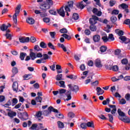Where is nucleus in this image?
Segmentation results:
<instances>
[{
  "mask_svg": "<svg viewBox=\"0 0 130 130\" xmlns=\"http://www.w3.org/2000/svg\"><path fill=\"white\" fill-rule=\"evenodd\" d=\"M51 6H53V1L52 0H46V2L41 5L39 8L42 11H46V10H49Z\"/></svg>",
  "mask_w": 130,
  "mask_h": 130,
  "instance_id": "nucleus-1",
  "label": "nucleus"
},
{
  "mask_svg": "<svg viewBox=\"0 0 130 130\" xmlns=\"http://www.w3.org/2000/svg\"><path fill=\"white\" fill-rule=\"evenodd\" d=\"M73 5H74V2L73 1H70L68 2V5L64 7L66 16H67V17L70 16V13H71V9L73 8Z\"/></svg>",
  "mask_w": 130,
  "mask_h": 130,
  "instance_id": "nucleus-2",
  "label": "nucleus"
},
{
  "mask_svg": "<svg viewBox=\"0 0 130 130\" xmlns=\"http://www.w3.org/2000/svg\"><path fill=\"white\" fill-rule=\"evenodd\" d=\"M109 107H110V108H105V111L109 113L111 111V113L112 114H115L116 113V107L115 105H109Z\"/></svg>",
  "mask_w": 130,
  "mask_h": 130,
  "instance_id": "nucleus-3",
  "label": "nucleus"
},
{
  "mask_svg": "<svg viewBox=\"0 0 130 130\" xmlns=\"http://www.w3.org/2000/svg\"><path fill=\"white\" fill-rule=\"evenodd\" d=\"M68 86L69 87V89L70 91H72L73 92H77L79 91V86L77 85H73L72 84H68Z\"/></svg>",
  "mask_w": 130,
  "mask_h": 130,
  "instance_id": "nucleus-4",
  "label": "nucleus"
},
{
  "mask_svg": "<svg viewBox=\"0 0 130 130\" xmlns=\"http://www.w3.org/2000/svg\"><path fill=\"white\" fill-rule=\"evenodd\" d=\"M97 21H100V18H98V17H93L89 19V23L90 24H95L97 23Z\"/></svg>",
  "mask_w": 130,
  "mask_h": 130,
  "instance_id": "nucleus-5",
  "label": "nucleus"
},
{
  "mask_svg": "<svg viewBox=\"0 0 130 130\" xmlns=\"http://www.w3.org/2000/svg\"><path fill=\"white\" fill-rule=\"evenodd\" d=\"M57 12L61 17H64L66 16V12L63 10V6L61 7L59 9L57 10Z\"/></svg>",
  "mask_w": 130,
  "mask_h": 130,
  "instance_id": "nucleus-6",
  "label": "nucleus"
},
{
  "mask_svg": "<svg viewBox=\"0 0 130 130\" xmlns=\"http://www.w3.org/2000/svg\"><path fill=\"white\" fill-rule=\"evenodd\" d=\"M121 62H122L123 64L126 65V67H125L126 70H128L129 69L130 65L128 64V60L126 58L123 59L122 61H121Z\"/></svg>",
  "mask_w": 130,
  "mask_h": 130,
  "instance_id": "nucleus-7",
  "label": "nucleus"
},
{
  "mask_svg": "<svg viewBox=\"0 0 130 130\" xmlns=\"http://www.w3.org/2000/svg\"><path fill=\"white\" fill-rule=\"evenodd\" d=\"M114 54L115 55L117 56L119 59H121L123 57V55L121 54V50L119 49L115 50Z\"/></svg>",
  "mask_w": 130,
  "mask_h": 130,
  "instance_id": "nucleus-8",
  "label": "nucleus"
},
{
  "mask_svg": "<svg viewBox=\"0 0 130 130\" xmlns=\"http://www.w3.org/2000/svg\"><path fill=\"white\" fill-rule=\"evenodd\" d=\"M20 10H21V5H18L15 9V13L13 17H18L20 14Z\"/></svg>",
  "mask_w": 130,
  "mask_h": 130,
  "instance_id": "nucleus-9",
  "label": "nucleus"
},
{
  "mask_svg": "<svg viewBox=\"0 0 130 130\" xmlns=\"http://www.w3.org/2000/svg\"><path fill=\"white\" fill-rule=\"evenodd\" d=\"M20 10H21V5H18L15 9V13L13 17H18L20 14Z\"/></svg>",
  "mask_w": 130,
  "mask_h": 130,
  "instance_id": "nucleus-10",
  "label": "nucleus"
},
{
  "mask_svg": "<svg viewBox=\"0 0 130 130\" xmlns=\"http://www.w3.org/2000/svg\"><path fill=\"white\" fill-rule=\"evenodd\" d=\"M92 13L94 14V15H96L98 17H101V16L102 15V12L101 11H98L97 8H93Z\"/></svg>",
  "mask_w": 130,
  "mask_h": 130,
  "instance_id": "nucleus-11",
  "label": "nucleus"
},
{
  "mask_svg": "<svg viewBox=\"0 0 130 130\" xmlns=\"http://www.w3.org/2000/svg\"><path fill=\"white\" fill-rule=\"evenodd\" d=\"M11 26V25L10 23H8V25H6V24H3L1 25L0 28L2 31H4L7 30L8 27H10Z\"/></svg>",
  "mask_w": 130,
  "mask_h": 130,
  "instance_id": "nucleus-12",
  "label": "nucleus"
},
{
  "mask_svg": "<svg viewBox=\"0 0 130 130\" xmlns=\"http://www.w3.org/2000/svg\"><path fill=\"white\" fill-rule=\"evenodd\" d=\"M55 84L59 87L62 88H66L65 82L64 81H60L59 82H56Z\"/></svg>",
  "mask_w": 130,
  "mask_h": 130,
  "instance_id": "nucleus-13",
  "label": "nucleus"
},
{
  "mask_svg": "<svg viewBox=\"0 0 130 130\" xmlns=\"http://www.w3.org/2000/svg\"><path fill=\"white\" fill-rule=\"evenodd\" d=\"M101 40V37L99 35H95L93 36V40L95 43L100 42Z\"/></svg>",
  "mask_w": 130,
  "mask_h": 130,
  "instance_id": "nucleus-14",
  "label": "nucleus"
},
{
  "mask_svg": "<svg viewBox=\"0 0 130 130\" xmlns=\"http://www.w3.org/2000/svg\"><path fill=\"white\" fill-rule=\"evenodd\" d=\"M95 66L97 68H101L102 67V64L101 63V61L100 59H97L95 60Z\"/></svg>",
  "mask_w": 130,
  "mask_h": 130,
  "instance_id": "nucleus-15",
  "label": "nucleus"
},
{
  "mask_svg": "<svg viewBox=\"0 0 130 130\" xmlns=\"http://www.w3.org/2000/svg\"><path fill=\"white\" fill-rule=\"evenodd\" d=\"M12 88L14 91L17 92L18 88V84L17 82H14L13 84H12Z\"/></svg>",
  "mask_w": 130,
  "mask_h": 130,
  "instance_id": "nucleus-16",
  "label": "nucleus"
},
{
  "mask_svg": "<svg viewBox=\"0 0 130 130\" xmlns=\"http://www.w3.org/2000/svg\"><path fill=\"white\" fill-rule=\"evenodd\" d=\"M96 91L98 95H102L105 92L104 90L102 89L101 88H100V87H97Z\"/></svg>",
  "mask_w": 130,
  "mask_h": 130,
  "instance_id": "nucleus-17",
  "label": "nucleus"
},
{
  "mask_svg": "<svg viewBox=\"0 0 130 130\" xmlns=\"http://www.w3.org/2000/svg\"><path fill=\"white\" fill-rule=\"evenodd\" d=\"M26 22L29 24H34L35 20L32 17H28L26 19Z\"/></svg>",
  "mask_w": 130,
  "mask_h": 130,
  "instance_id": "nucleus-18",
  "label": "nucleus"
},
{
  "mask_svg": "<svg viewBox=\"0 0 130 130\" xmlns=\"http://www.w3.org/2000/svg\"><path fill=\"white\" fill-rule=\"evenodd\" d=\"M119 119L126 123H129L130 122V119L128 117H125L124 118H119Z\"/></svg>",
  "mask_w": 130,
  "mask_h": 130,
  "instance_id": "nucleus-19",
  "label": "nucleus"
},
{
  "mask_svg": "<svg viewBox=\"0 0 130 130\" xmlns=\"http://www.w3.org/2000/svg\"><path fill=\"white\" fill-rule=\"evenodd\" d=\"M112 66L113 63L111 61H109L108 62V64L106 65L105 68L109 70H112Z\"/></svg>",
  "mask_w": 130,
  "mask_h": 130,
  "instance_id": "nucleus-20",
  "label": "nucleus"
},
{
  "mask_svg": "<svg viewBox=\"0 0 130 130\" xmlns=\"http://www.w3.org/2000/svg\"><path fill=\"white\" fill-rule=\"evenodd\" d=\"M107 50V47L106 46H102L100 48V51L102 53L106 52Z\"/></svg>",
  "mask_w": 130,
  "mask_h": 130,
  "instance_id": "nucleus-21",
  "label": "nucleus"
},
{
  "mask_svg": "<svg viewBox=\"0 0 130 130\" xmlns=\"http://www.w3.org/2000/svg\"><path fill=\"white\" fill-rule=\"evenodd\" d=\"M77 8H78V9H81V10H83V9L85 8V6H84V2H81L80 3L78 4L77 5Z\"/></svg>",
  "mask_w": 130,
  "mask_h": 130,
  "instance_id": "nucleus-22",
  "label": "nucleus"
},
{
  "mask_svg": "<svg viewBox=\"0 0 130 130\" xmlns=\"http://www.w3.org/2000/svg\"><path fill=\"white\" fill-rule=\"evenodd\" d=\"M29 56H30V59H32V60H35L37 58V57H36V55L35 53L33 52H30Z\"/></svg>",
  "mask_w": 130,
  "mask_h": 130,
  "instance_id": "nucleus-23",
  "label": "nucleus"
},
{
  "mask_svg": "<svg viewBox=\"0 0 130 130\" xmlns=\"http://www.w3.org/2000/svg\"><path fill=\"white\" fill-rule=\"evenodd\" d=\"M87 124V126L90 128H94V122H93L92 121L91 122H87L86 123Z\"/></svg>",
  "mask_w": 130,
  "mask_h": 130,
  "instance_id": "nucleus-24",
  "label": "nucleus"
},
{
  "mask_svg": "<svg viewBox=\"0 0 130 130\" xmlns=\"http://www.w3.org/2000/svg\"><path fill=\"white\" fill-rule=\"evenodd\" d=\"M16 115H17V113L13 111H10L8 113V116L11 118H13L14 116H16Z\"/></svg>",
  "mask_w": 130,
  "mask_h": 130,
  "instance_id": "nucleus-25",
  "label": "nucleus"
},
{
  "mask_svg": "<svg viewBox=\"0 0 130 130\" xmlns=\"http://www.w3.org/2000/svg\"><path fill=\"white\" fill-rule=\"evenodd\" d=\"M25 56H27V53L24 52H21L20 54V59L21 60H24Z\"/></svg>",
  "mask_w": 130,
  "mask_h": 130,
  "instance_id": "nucleus-26",
  "label": "nucleus"
},
{
  "mask_svg": "<svg viewBox=\"0 0 130 130\" xmlns=\"http://www.w3.org/2000/svg\"><path fill=\"white\" fill-rule=\"evenodd\" d=\"M57 45L59 47L61 48V49H62V50L64 52H67V50L66 49V47L64 46V45L63 44H60V43H58Z\"/></svg>",
  "mask_w": 130,
  "mask_h": 130,
  "instance_id": "nucleus-27",
  "label": "nucleus"
},
{
  "mask_svg": "<svg viewBox=\"0 0 130 130\" xmlns=\"http://www.w3.org/2000/svg\"><path fill=\"white\" fill-rule=\"evenodd\" d=\"M118 114L119 116L121 117H125V114L123 113L120 109H118Z\"/></svg>",
  "mask_w": 130,
  "mask_h": 130,
  "instance_id": "nucleus-28",
  "label": "nucleus"
},
{
  "mask_svg": "<svg viewBox=\"0 0 130 130\" xmlns=\"http://www.w3.org/2000/svg\"><path fill=\"white\" fill-rule=\"evenodd\" d=\"M48 110L49 111H52L54 113H58V111L57 109H55V108H53L52 107H50L48 108Z\"/></svg>",
  "mask_w": 130,
  "mask_h": 130,
  "instance_id": "nucleus-29",
  "label": "nucleus"
},
{
  "mask_svg": "<svg viewBox=\"0 0 130 130\" xmlns=\"http://www.w3.org/2000/svg\"><path fill=\"white\" fill-rule=\"evenodd\" d=\"M126 101L125 99H122L119 100V104L120 105H123L126 104Z\"/></svg>",
  "mask_w": 130,
  "mask_h": 130,
  "instance_id": "nucleus-30",
  "label": "nucleus"
},
{
  "mask_svg": "<svg viewBox=\"0 0 130 130\" xmlns=\"http://www.w3.org/2000/svg\"><path fill=\"white\" fill-rule=\"evenodd\" d=\"M90 30L92 31H95L96 30V27L94 24H91L89 27Z\"/></svg>",
  "mask_w": 130,
  "mask_h": 130,
  "instance_id": "nucleus-31",
  "label": "nucleus"
},
{
  "mask_svg": "<svg viewBox=\"0 0 130 130\" xmlns=\"http://www.w3.org/2000/svg\"><path fill=\"white\" fill-rule=\"evenodd\" d=\"M5 36L6 37L7 39H9V40H12V38L13 37V34H6Z\"/></svg>",
  "mask_w": 130,
  "mask_h": 130,
  "instance_id": "nucleus-32",
  "label": "nucleus"
},
{
  "mask_svg": "<svg viewBox=\"0 0 130 130\" xmlns=\"http://www.w3.org/2000/svg\"><path fill=\"white\" fill-rule=\"evenodd\" d=\"M57 123L58 124V128H60L61 129L64 128V124L63 122L60 121H58Z\"/></svg>",
  "mask_w": 130,
  "mask_h": 130,
  "instance_id": "nucleus-33",
  "label": "nucleus"
},
{
  "mask_svg": "<svg viewBox=\"0 0 130 130\" xmlns=\"http://www.w3.org/2000/svg\"><path fill=\"white\" fill-rule=\"evenodd\" d=\"M56 81H61L63 80V79H62V75H57L56 77Z\"/></svg>",
  "mask_w": 130,
  "mask_h": 130,
  "instance_id": "nucleus-34",
  "label": "nucleus"
},
{
  "mask_svg": "<svg viewBox=\"0 0 130 130\" xmlns=\"http://www.w3.org/2000/svg\"><path fill=\"white\" fill-rule=\"evenodd\" d=\"M32 76V74H28V75H25L24 76H23V78H24V79L25 80H27L28 79H30L31 78L29 77Z\"/></svg>",
  "mask_w": 130,
  "mask_h": 130,
  "instance_id": "nucleus-35",
  "label": "nucleus"
},
{
  "mask_svg": "<svg viewBox=\"0 0 130 130\" xmlns=\"http://www.w3.org/2000/svg\"><path fill=\"white\" fill-rule=\"evenodd\" d=\"M120 7H121V8H122V9H123V10H125L126 9H127V8H128V6L124 3L120 5Z\"/></svg>",
  "mask_w": 130,
  "mask_h": 130,
  "instance_id": "nucleus-36",
  "label": "nucleus"
},
{
  "mask_svg": "<svg viewBox=\"0 0 130 130\" xmlns=\"http://www.w3.org/2000/svg\"><path fill=\"white\" fill-rule=\"evenodd\" d=\"M42 101H43V98H41V96H37V97H36V101L37 103H41V102H42Z\"/></svg>",
  "mask_w": 130,
  "mask_h": 130,
  "instance_id": "nucleus-37",
  "label": "nucleus"
},
{
  "mask_svg": "<svg viewBox=\"0 0 130 130\" xmlns=\"http://www.w3.org/2000/svg\"><path fill=\"white\" fill-rule=\"evenodd\" d=\"M40 46L43 49H45L47 47L46 44L44 42H41L40 43Z\"/></svg>",
  "mask_w": 130,
  "mask_h": 130,
  "instance_id": "nucleus-38",
  "label": "nucleus"
},
{
  "mask_svg": "<svg viewBox=\"0 0 130 130\" xmlns=\"http://www.w3.org/2000/svg\"><path fill=\"white\" fill-rule=\"evenodd\" d=\"M62 37H63L64 38H65L66 39L68 40H70L71 38L69 35H68L67 34H62L61 35Z\"/></svg>",
  "mask_w": 130,
  "mask_h": 130,
  "instance_id": "nucleus-39",
  "label": "nucleus"
},
{
  "mask_svg": "<svg viewBox=\"0 0 130 130\" xmlns=\"http://www.w3.org/2000/svg\"><path fill=\"white\" fill-rule=\"evenodd\" d=\"M48 46L49 48L52 49L53 50H55V48L54 45L51 43H49L48 44Z\"/></svg>",
  "mask_w": 130,
  "mask_h": 130,
  "instance_id": "nucleus-40",
  "label": "nucleus"
},
{
  "mask_svg": "<svg viewBox=\"0 0 130 130\" xmlns=\"http://www.w3.org/2000/svg\"><path fill=\"white\" fill-rule=\"evenodd\" d=\"M110 102V99H107L106 100H104L103 102V104L104 106L107 105V104H109Z\"/></svg>",
  "mask_w": 130,
  "mask_h": 130,
  "instance_id": "nucleus-41",
  "label": "nucleus"
},
{
  "mask_svg": "<svg viewBox=\"0 0 130 130\" xmlns=\"http://www.w3.org/2000/svg\"><path fill=\"white\" fill-rule=\"evenodd\" d=\"M116 32H117L119 36H122L123 35V31L122 30H119L117 29L116 30Z\"/></svg>",
  "mask_w": 130,
  "mask_h": 130,
  "instance_id": "nucleus-42",
  "label": "nucleus"
},
{
  "mask_svg": "<svg viewBox=\"0 0 130 130\" xmlns=\"http://www.w3.org/2000/svg\"><path fill=\"white\" fill-rule=\"evenodd\" d=\"M34 49H35V50L37 51L42 50V49L40 48V47H39V46L38 45H35V46L34 47Z\"/></svg>",
  "mask_w": 130,
  "mask_h": 130,
  "instance_id": "nucleus-43",
  "label": "nucleus"
},
{
  "mask_svg": "<svg viewBox=\"0 0 130 130\" xmlns=\"http://www.w3.org/2000/svg\"><path fill=\"white\" fill-rule=\"evenodd\" d=\"M108 116H109V122H111V123H113V116L110 114H108Z\"/></svg>",
  "mask_w": 130,
  "mask_h": 130,
  "instance_id": "nucleus-44",
  "label": "nucleus"
},
{
  "mask_svg": "<svg viewBox=\"0 0 130 130\" xmlns=\"http://www.w3.org/2000/svg\"><path fill=\"white\" fill-rule=\"evenodd\" d=\"M65 21L67 23H71L72 22V19L71 17H66L65 19Z\"/></svg>",
  "mask_w": 130,
  "mask_h": 130,
  "instance_id": "nucleus-45",
  "label": "nucleus"
},
{
  "mask_svg": "<svg viewBox=\"0 0 130 130\" xmlns=\"http://www.w3.org/2000/svg\"><path fill=\"white\" fill-rule=\"evenodd\" d=\"M58 92H59V94H64L66 92V89H58Z\"/></svg>",
  "mask_w": 130,
  "mask_h": 130,
  "instance_id": "nucleus-46",
  "label": "nucleus"
},
{
  "mask_svg": "<svg viewBox=\"0 0 130 130\" xmlns=\"http://www.w3.org/2000/svg\"><path fill=\"white\" fill-rule=\"evenodd\" d=\"M84 34L86 36H89L91 34V32L89 29H86L84 30Z\"/></svg>",
  "mask_w": 130,
  "mask_h": 130,
  "instance_id": "nucleus-47",
  "label": "nucleus"
},
{
  "mask_svg": "<svg viewBox=\"0 0 130 130\" xmlns=\"http://www.w3.org/2000/svg\"><path fill=\"white\" fill-rule=\"evenodd\" d=\"M102 40H103L104 42H105V43L107 42L109 40V39L107 37V36H106V35H105L102 37Z\"/></svg>",
  "mask_w": 130,
  "mask_h": 130,
  "instance_id": "nucleus-48",
  "label": "nucleus"
},
{
  "mask_svg": "<svg viewBox=\"0 0 130 130\" xmlns=\"http://www.w3.org/2000/svg\"><path fill=\"white\" fill-rule=\"evenodd\" d=\"M49 13L51 14V15H56V11H55V10H50L49 11Z\"/></svg>",
  "mask_w": 130,
  "mask_h": 130,
  "instance_id": "nucleus-49",
  "label": "nucleus"
},
{
  "mask_svg": "<svg viewBox=\"0 0 130 130\" xmlns=\"http://www.w3.org/2000/svg\"><path fill=\"white\" fill-rule=\"evenodd\" d=\"M12 73H13L14 74H17L18 73V69L17 68H14L12 69Z\"/></svg>",
  "mask_w": 130,
  "mask_h": 130,
  "instance_id": "nucleus-50",
  "label": "nucleus"
},
{
  "mask_svg": "<svg viewBox=\"0 0 130 130\" xmlns=\"http://www.w3.org/2000/svg\"><path fill=\"white\" fill-rule=\"evenodd\" d=\"M98 117L101 119H103V120H107V119L106 117H105V116L104 115H103V114L100 115Z\"/></svg>",
  "mask_w": 130,
  "mask_h": 130,
  "instance_id": "nucleus-51",
  "label": "nucleus"
},
{
  "mask_svg": "<svg viewBox=\"0 0 130 130\" xmlns=\"http://www.w3.org/2000/svg\"><path fill=\"white\" fill-rule=\"evenodd\" d=\"M86 126H87V123H86L83 122L81 124V127L83 129H86Z\"/></svg>",
  "mask_w": 130,
  "mask_h": 130,
  "instance_id": "nucleus-52",
  "label": "nucleus"
},
{
  "mask_svg": "<svg viewBox=\"0 0 130 130\" xmlns=\"http://www.w3.org/2000/svg\"><path fill=\"white\" fill-rule=\"evenodd\" d=\"M118 14H119V11H118L117 10H114L112 12V15H118Z\"/></svg>",
  "mask_w": 130,
  "mask_h": 130,
  "instance_id": "nucleus-53",
  "label": "nucleus"
},
{
  "mask_svg": "<svg viewBox=\"0 0 130 130\" xmlns=\"http://www.w3.org/2000/svg\"><path fill=\"white\" fill-rule=\"evenodd\" d=\"M38 128V124H33L31 126L30 128L33 130L36 129Z\"/></svg>",
  "mask_w": 130,
  "mask_h": 130,
  "instance_id": "nucleus-54",
  "label": "nucleus"
},
{
  "mask_svg": "<svg viewBox=\"0 0 130 130\" xmlns=\"http://www.w3.org/2000/svg\"><path fill=\"white\" fill-rule=\"evenodd\" d=\"M108 38V40H110L112 41L114 40V38L113 37V35L112 34H109V37Z\"/></svg>",
  "mask_w": 130,
  "mask_h": 130,
  "instance_id": "nucleus-55",
  "label": "nucleus"
},
{
  "mask_svg": "<svg viewBox=\"0 0 130 130\" xmlns=\"http://www.w3.org/2000/svg\"><path fill=\"white\" fill-rule=\"evenodd\" d=\"M115 1H113V0H111L109 2L110 4V7H113L114 6V5H115Z\"/></svg>",
  "mask_w": 130,
  "mask_h": 130,
  "instance_id": "nucleus-56",
  "label": "nucleus"
},
{
  "mask_svg": "<svg viewBox=\"0 0 130 130\" xmlns=\"http://www.w3.org/2000/svg\"><path fill=\"white\" fill-rule=\"evenodd\" d=\"M124 24L129 25L130 24V19H125L123 22Z\"/></svg>",
  "mask_w": 130,
  "mask_h": 130,
  "instance_id": "nucleus-57",
  "label": "nucleus"
},
{
  "mask_svg": "<svg viewBox=\"0 0 130 130\" xmlns=\"http://www.w3.org/2000/svg\"><path fill=\"white\" fill-rule=\"evenodd\" d=\"M60 32L61 34H67L68 32V30L66 28H62L60 29Z\"/></svg>",
  "mask_w": 130,
  "mask_h": 130,
  "instance_id": "nucleus-58",
  "label": "nucleus"
},
{
  "mask_svg": "<svg viewBox=\"0 0 130 130\" xmlns=\"http://www.w3.org/2000/svg\"><path fill=\"white\" fill-rule=\"evenodd\" d=\"M43 22H45V23H49L50 22V18L48 17L44 18Z\"/></svg>",
  "mask_w": 130,
  "mask_h": 130,
  "instance_id": "nucleus-59",
  "label": "nucleus"
},
{
  "mask_svg": "<svg viewBox=\"0 0 130 130\" xmlns=\"http://www.w3.org/2000/svg\"><path fill=\"white\" fill-rule=\"evenodd\" d=\"M68 117L69 118H73L75 117V114H74V113H72V112L69 113H68Z\"/></svg>",
  "mask_w": 130,
  "mask_h": 130,
  "instance_id": "nucleus-60",
  "label": "nucleus"
},
{
  "mask_svg": "<svg viewBox=\"0 0 130 130\" xmlns=\"http://www.w3.org/2000/svg\"><path fill=\"white\" fill-rule=\"evenodd\" d=\"M111 21H112V22L114 23L116 22L117 21V17H112L110 18Z\"/></svg>",
  "mask_w": 130,
  "mask_h": 130,
  "instance_id": "nucleus-61",
  "label": "nucleus"
},
{
  "mask_svg": "<svg viewBox=\"0 0 130 130\" xmlns=\"http://www.w3.org/2000/svg\"><path fill=\"white\" fill-rule=\"evenodd\" d=\"M43 59L47 60L49 59V57L47 54H44L43 55Z\"/></svg>",
  "mask_w": 130,
  "mask_h": 130,
  "instance_id": "nucleus-62",
  "label": "nucleus"
},
{
  "mask_svg": "<svg viewBox=\"0 0 130 130\" xmlns=\"http://www.w3.org/2000/svg\"><path fill=\"white\" fill-rule=\"evenodd\" d=\"M112 70L113 71L116 72L118 70V68L117 66H114L112 68Z\"/></svg>",
  "mask_w": 130,
  "mask_h": 130,
  "instance_id": "nucleus-63",
  "label": "nucleus"
},
{
  "mask_svg": "<svg viewBox=\"0 0 130 130\" xmlns=\"http://www.w3.org/2000/svg\"><path fill=\"white\" fill-rule=\"evenodd\" d=\"M50 36H51V38H52V39L55 38V36L56 34V33L55 32H50Z\"/></svg>",
  "mask_w": 130,
  "mask_h": 130,
  "instance_id": "nucleus-64",
  "label": "nucleus"
}]
</instances>
